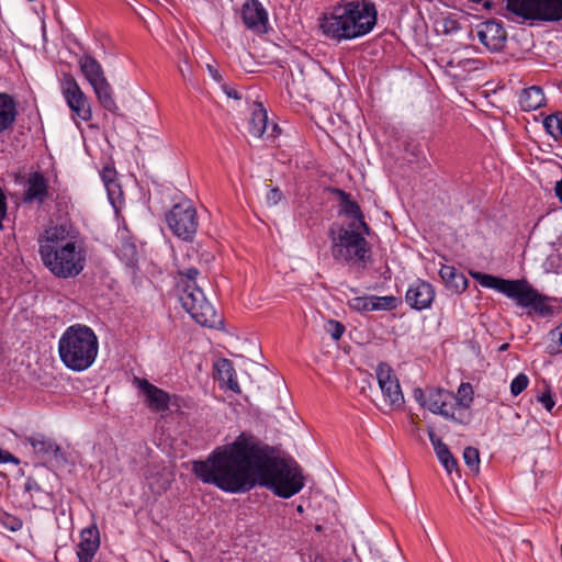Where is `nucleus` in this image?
<instances>
[{"label":"nucleus","mask_w":562,"mask_h":562,"mask_svg":"<svg viewBox=\"0 0 562 562\" xmlns=\"http://www.w3.org/2000/svg\"><path fill=\"white\" fill-rule=\"evenodd\" d=\"M216 378L221 384V387H227L231 391L239 394L240 386L237 382L236 371L234 364L228 359H221L214 364Z\"/></svg>","instance_id":"21"},{"label":"nucleus","mask_w":562,"mask_h":562,"mask_svg":"<svg viewBox=\"0 0 562 562\" xmlns=\"http://www.w3.org/2000/svg\"><path fill=\"white\" fill-rule=\"evenodd\" d=\"M480 42L492 52H499L504 48L507 34L503 24L496 20H488L476 26Z\"/></svg>","instance_id":"13"},{"label":"nucleus","mask_w":562,"mask_h":562,"mask_svg":"<svg viewBox=\"0 0 562 562\" xmlns=\"http://www.w3.org/2000/svg\"><path fill=\"white\" fill-rule=\"evenodd\" d=\"M428 436L431 445L434 446L436 456L440 463L443 465L446 471L450 474L454 469L458 468V462L450 452L448 446L436 436L435 431L430 428Z\"/></svg>","instance_id":"24"},{"label":"nucleus","mask_w":562,"mask_h":562,"mask_svg":"<svg viewBox=\"0 0 562 562\" xmlns=\"http://www.w3.org/2000/svg\"><path fill=\"white\" fill-rule=\"evenodd\" d=\"M103 180L105 181V183L108 184V180H106V176L104 175L103 176Z\"/></svg>","instance_id":"49"},{"label":"nucleus","mask_w":562,"mask_h":562,"mask_svg":"<svg viewBox=\"0 0 562 562\" xmlns=\"http://www.w3.org/2000/svg\"><path fill=\"white\" fill-rule=\"evenodd\" d=\"M506 9L524 21L562 20V0H506Z\"/></svg>","instance_id":"7"},{"label":"nucleus","mask_w":562,"mask_h":562,"mask_svg":"<svg viewBox=\"0 0 562 562\" xmlns=\"http://www.w3.org/2000/svg\"><path fill=\"white\" fill-rule=\"evenodd\" d=\"M375 374L384 402L391 408H401L404 405V395L393 369L387 363L381 362L375 369Z\"/></svg>","instance_id":"10"},{"label":"nucleus","mask_w":562,"mask_h":562,"mask_svg":"<svg viewBox=\"0 0 562 562\" xmlns=\"http://www.w3.org/2000/svg\"><path fill=\"white\" fill-rule=\"evenodd\" d=\"M442 25L445 33H451L460 29L459 23L452 19H445Z\"/></svg>","instance_id":"43"},{"label":"nucleus","mask_w":562,"mask_h":562,"mask_svg":"<svg viewBox=\"0 0 562 562\" xmlns=\"http://www.w3.org/2000/svg\"><path fill=\"white\" fill-rule=\"evenodd\" d=\"M271 452L268 445L241 432L233 442L216 447L205 460L193 461L192 472L204 484L226 493H246L259 485L290 498L304 486L302 470L295 461Z\"/></svg>","instance_id":"1"},{"label":"nucleus","mask_w":562,"mask_h":562,"mask_svg":"<svg viewBox=\"0 0 562 562\" xmlns=\"http://www.w3.org/2000/svg\"><path fill=\"white\" fill-rule=\"evenodd\" d=\"M363 231L356 232L355 224L348 228L340 227L337 236L330 231L331 256L336 261L351 263H366L370 259L371 247L364 238Z\"/></svg>","instance_id":"6"},{"label":"nucleus","mask_w":562,"mask_h":562,"mask_svg":"<svg viewBox=\"0 0 562 562\" xmlns=\"http://www.w3.org/2000/svg\"><path fill=\"white\" fill-rule=\"evenodd\" d=\"M14 463L19 464L20 461L16 457H14L11 452L3 450L0 448V463Z\"/></svg>","instance_id":"42"},{"label":"nucleus","mask_w":562,"mask_h":562,"mask_svg":"<svg viewBox=\"0 0 562 562\" xmlns=\"http://www.w3.org/2000/svg\"><path fill=\"white\" fill-rule=\"evenodd\" d=\"M0 525L10 530V531H18L22 528L23 521L21 518H19L15 515H12L8 512H0Z\"/></svg>","instance_id":"34"},{"label":"nucleus","mask_w":562,"mask_h":562,"mask_svg":"<svg viewBox=\"0 0 562 562\" xmlns=\"http://www.w3.org/2000/svg\"><path fill=\"white\" fill-rule=\"evenodd\" d=\"M334 193L339 198L340 206H341V213L345 215L352 217L359 222V226L363 231V234L369 235L370 234V227L366 223L362 211L359 206V204L351 200V196L349 193L345 192L341 189H334Z\"/></svg>","instance_id":"19"},{"label":"nucleus","mask_w":562,"mask_h":562,"mask_svg":"<svg viewBox=\"0 0 562 562\" xmlns=\"http://www.w3.org/2000/svg\"><path fill=\"white\" fill-rule=\"evenodd\" d=\"M543 126L553 138L562 136V116L559 113L548 115L543 120Z\"/></svg>","instance_id":"32"},{"label":"nucleus","mask_w":562,"mask_h":562,"mask_svg":"<svg viewBox=\"0 0 562 562\" xmlns=\"http://www.w3.org/2000/svg\"><path fill=\"white\" fill-rule=\"evenodd\" d=\"M549 337L551 341L548 347L550 353L562 352V323L549 333Z\"/></svg>","instance_id":"35"},{"label":"nucleus","mask_w":562,"mask_h":562,"mask_svg":"<svg viewBox=\"0 0 562 562\" xmlns=\"http://www.w3.org/2000/svg\"><path fill=\"white\" fill-rule=\"evenodd\" d=\"M546 104L543 90L538 86H531L521 90L519 105L525 112L535 111Z\"/></svg>","instance_id":"23"},{"label":"nucleus","mask_w":562,"mask_h":562,"mask_svg":"<svg viewBox=\"0 0 562 562\" xmlns=\"http://www.w3.org/2000/svg\"><path fill=\"white\" fill-rule=\"evenodd\" d=\"M99 349L98 337L86 326H69L58 341V352L63 363L72 371H83L94 362Z\"/></svg>","instance_id":"4"},{"label":"nucleus","mask_w":562,"mask_h":562,"mask_svg":"<svg viewBox=\"0 0 562 562\" xmlns=\"http://www.w3.org/2000/svg\"><path fill=\"white\" fill-rule=\"evenodd\" d=\"M78 562H92V559H78Z\"/></svg>","instance_id":"47"},{"label":"nucleus","mask_w":562,"mask_h":562,"mask_svg":"<svg viewBox=\"0 0 562 562\" xmlns=\"http://www.w3.org/2000/svg\"><path fill=\"white\" fill-rule=\"evenodd\" d=\"M241 19L247 29L266 33L268 13L259 0H247L241 8Z\"/></svg>","instance_id":"14"},{"label":"nucleus","mask_w":562,"mask_h":562,"mask_svg":"<svg viewBox=\"0 0 562 562\" xmlns=\"http://www.w3.org/2000/svg\"><path fill=\"white\" fill-rule=\"evenodd\" d=\"M48 194V182L40 171L32 172L26 182L24 202L37 201L43 203Z\"/></svg>","instance_id":"18"},{"label":"nucleus","mask_w":562,"mask_h":562,"mask_svg":"<svg viewBox=\"0 0 562 562\" xmlns=\"http://www.w3.org/2000/svg\"><path fill=\"white\" fill-rule=\"evenodd\" d=\"M401 303H402V300L394 295H386V296L372 295L373 311H393Z\"/></svg>","instance_id":"30"},{"label":"nucleus","mask_w":562,"mask_h":562,"mask_svg":"<svg viewBox=\"0 0 562 562\" xmlns=\"http://www.w3.org/2000/svg\"><path fill=\"white\" fill-rule=\"evenodd\" d=\"M165 220L172 234L182 240H192L198 231V213L189 200L176 203L166 213Z\"/></svg>","instance_id":"9"},{"label":"nucleus","mask_w":562,"mask_h":562,"mask_svg":"<svg viewBox=\"0 0 562 562\" xmlns=\"http://www.w3.org/2000/svg\"><path fill=\"white\" fill-rule=\"evenodd\" d=\"M473 387L470 383H461L456 396V414L462 417V413L470 408L473 402Z\"/></svg>","instance_id":"29"},{"label":"nucleus","mask_w":562,"mask_h":562,"mask_svg":"<svg viewBox=\"0 0 562 562\" xmlns=\"http://www.w3.org/2000/svg\"><path fill=\"white\" fill-rule=\"evenodd\" d=\"M350 308L357 312H370L373 311L372 307V295L369 296H357L350 300L349 302Z\"/></svg>","instance_id":"36"},{"label":"nucleus","mask_w":562,"mask_h":562,"mask_svg":"<svg viewBox=\"0 0 562 562\" xmlns=\"http://www.w3.org/2000/svg\"><path fill=\"white\" fill-rule=\"evenodd\" d=\"M63 93L68 106L79 119L86 122L92 119L89 100L71 75L64 78Z\"/></svg>","instance_id":"12"},{"label":"nucleus","mask_w":562,"mask_h":562,"mask_svg":"<svg viewBox=\"0 0 562 562\" xmlns=\"http://www.w3.org/2000/svg\"><path fill=\"white\" fill-rule=\"evenodd\" d=\"M229 97H234L236 99H238L239 97L237 95V92H234V93H228Z\"/></svg>","instance_id":"48"},{"label":"nucleus","mask_w":562,"mask_h":562,"mask_svg":"<svg viewBox=\"0 0 562 562\" xmlns=\"http://www.w3.org/2000/svg\"><path fill=\"white\" fill-rule=\"evenodd\" d=\"M325 330L334 340H339L345 333V326L335 319H329L325 325Z\"/></svg>","instance_id":"38"},{"label":"nucleus","mask_w":562,"mask_h":562,"mask_svg":"<svg viewBox=\"0 0 562 562\" xmlns=\"http://www.w3.org/2000/svg\"><path fill=\"white\" fill-rule=\"evenodd\" d=\"M268 131V114L262 103H254L249 120L248 132L255 137H261Z\"/></svg>","instance_id":"27"},{"label":"nucleus","mask_w":562,"mask_h":562,"mask_svg":"<svg viewBox=\"0 0 562 562\" xmlns=\"http://www.w3.org/2000/svg\"><path fill=\"white\" fill-rule=\"evenodd\" d=\"M179 299L183 308L198 324L214 328L221 323L214 306L206 300L198 284L182 285Z\"/></svg>","instance_id":"8"},{"label":"nucleus","mask_w":562,"mask_h":562,"mask_svg":"<svg viewBox=\"0 0 562 562\" xmlns=\"http://www.w3.org/2000/svg\"><path fill=\"white\" fill-rule=\"evenodd\" d=\"M281 130L277 124H272L271 132L268 133V137L274 138L280 134Z\"/></svg>","instance_id":"45"},{"label":"nucleus","mask_w":562,"mask_h":562,"mask_svg":"<svg viewBox=\"0 0 562 562\" xmlns=\"http://www.w3.org/2000/svg\"><path fill=\"white\" fill-rule=\"evenodd\" d=\"M435 299V290L429 282L416 280L406 292L405 301L414 310L428 308Z\"/></svg>","instance_id":"15"},{"label":"nucleus","mask_w":562,"mask_h":562,"mask_svg":"<svg viewBox=\"0 0 562 562\" xmlns=\"http://www.w3.org/2000/svg\"><path fill=\"white\" fill-rule=\"evenodd\" d=\"M538 401L543 405V407L548 411V412H551L552 408L554 407V400L552 398V395L550 393V391H547L544 393H542L539 397H538Z\"/></svg>","instance_id":"41"},{"label":"nucleus","mask_w":562,"mask_h":562,"mask_svg":"<svg viewBox=\"0 0 562 562\" xmlns=\"http://www.w3.org/2000/svg\"><path fill=\"white\" fill-rule=\"evenodd\" d=\"M100 547V535L95 527L86 528L80 532L78 543V559H93Z\"/></svg>","instance_id":"20"},{"label":"nucleus","mask_w":562,"mask_h":562,"mask_svg":"<svg viewBox=\"0 0 562 562\" xmlns=\"http://www.w3.org/2000/svg\"><path fill=\"white\" fill-rule=\"evenodd\" d=\"M473 278L484 288L494 289L508 299H512L520 307L530 308L541 317L551 316L554 307L549 304L550 297L538 292L526 280H506L492 274L475 272Z\"/></svg>","instance_id":"5"},{"label":"nucleus","mask_w":562,"mask_h":562,"mask_svg":"<svg viewBox=\"0 0 562 562\" xmlns=\"http://www.w3.org/2000/svg\"><path fill=\"white\" fill-rule=\"evenodd\" d=\"M508 347H509V344L505 342V344H503V345H501V346H499L498 350H499V351H505V350H507V349H508Z\"/></svg>","instance_id":"46"},{"label":"nucleus","mask_w":562,"mask_h":562,"mask_svg":"<svg viewBox=\"0 0 562 562\" xmlns=\"http://www.w3.org/2000/svg\"><path fill=\"white\" fill-rule=\"evenodd\" d=\"M529 383V379L525 373H519L510 383V392L514 396L522 393Z\"/></svg>","instance_id":"37"},{"label":"nucleus","mask_w":562,"mask_h":562,"mask_svg":"<svg viewBox=\"0 0 562 562\" xmlns=\"http://www.w3.org/2000/svg\"><path fill=\"white\" fill-rule=\"evenodd\" d=\"M283 199V193L279 188H272L266 195V202L269 206L277 205Z\"/></svg>","instance_id":"40"},{"label":"nucleus","mask_w":562,"mask_h":562,"mask_svg":"<svg viewBox=\"0 0 562 562\" xmlns=\"http://www.w3.org/2000/svg\"><path fill=\"white\" fill-rule=\"evenodd\" d=\"M79 66L85 78L91 86L106 79L100 63L90 55L81 56L79 59Z\"/></svg>","instance_id":"25"},{"label":"nucleus","mask_w":562,"mask_h":562,"mask_svg":"<svg viewBox=\"0 0 562 562\" xmlns=\"http://www.w3.org/2000/svg\"><path fill=\"white\" fill-rule=\"evenodd\" d=\"M199 273L196 268H189L187 271L180 272L179 289H182V285L198 284L196 277Z\"/></svg>","instance_id":"39"},{"label":"nucleus","mask_w":562,"mask_h":562,"mask_svg":"<svg viewBox=\"0 0 562 562\" xmlns=\"http://www.w3.org/2000/svg\"><path fill=\"white\" fill-rule=\"evenodd\" d=\"M427 408L443 418L463 423V418L456 414V396L452 392L440 387H427Z\"/></svg>","instance_id":"11"},{"label":"nucleus","mask_w":562,"mask_h":562,"mask_svg":"<svg viewBox=\"0 0 562 562\" xmlns=\"http://www.w3.org/2000/svg\"><path fill=\"white\" fill-rule=\"evenodd\" d=\"M414 398L423 406L427 407V389L424 391L422 389L414 390Z\"/></svg>","instance_id":"44"},{"label":"nucleus","mask_w":562,"mask_h":562,"mask_svg":"<svg viewBox=\"0 0 562 562\" xmlns=\"http://www.w3.org/2000/svg\"><path fill=\"white\" fill-rule=\"evenodd\" d=\"M464 463L473 473H479L480 470V452L474 447H467L463 451Z\"/></svg>","instance_id":"33"},{"label":"nucleus","mask_w":562,"mask_h":562,"mask_svg":"<svg viewBox=\"0 0 562 562\" xmlns=\"http://www.w3.org/2000/svg\"><path fill=\"white\" fill-rule=\"evenodd\" d=\"M376 9L373 2L356 0L335 5L329 14L319 20L323 34L336 42L363 36L376 24Z\"/></svg>","instance_id":"3"},{"label":"nucleus","mask_w":562,"mask_h":562,"mask_svg":"<svg viewBox=\"0 0 562 562\" xmlns=\"http://www.w3.org/2000/svg\"><path fill=\"white\" fill-rule=\"evenodd\" d=\"M134 384L143 392L146 397L147 406L155 412H165L169 408V394L148 382L146 379L135 378Z\"/></svg>","instance_id":"16"},{"label":"nucleus","mask_w":562,"mask_h":562,"mask_svg":"<svg viewBox=\"0 0 562 562\" xmlns=\"http://www.w3.org/2000/svg\"><path fill=\"white\" fill-rule=\"evenodd\" d=\"M78 236L77 228L64 223L47 228L38 237L42 262L55 277L75 278L85 269L87 252Z\"/></svg>","instance_id":"2"},{"label":"nucleus","mask_w":562,"mask_h":562,"mask_svg":"<svg viewBox=\"0 0 562 562\" xmlns=\"http://www.w3.org/2000/svg\"><path fill=\"white\" fill-rule=\"evenodd\" d=\"M33 451L42 458L49 460L63 459L60 447L52 439L42 434H34L26 438Z\"/></svg>","instance_id":"17"},{"label":"nucleus","mask_w":562,"mask_h":562,"mask_svg":"<svg viewBox=\"0 0 562 562\" xmlns=\"http://www.w3.org/2000/svg\"><path fill=\"white\" fill-rule=\"evenodd\" d=\"M24 491L30 493L31 498L34 497V494L40 496L37 502H33L34 507H44L45 502L42 498L48 499L50 497L49 494L44 492L41 485L33 477L26 479L24 483Z\"/></svg>","instance_id":"31"},{"label":"nucleus","mask_w":562,"mask_h":562,"mask_svg":"<svg viewBox=\"0 0 562 562\" xmlns=\"http://www.w3.org/2000/svg\"><path fill=\"white\" fill-rule=\"evenodd\" d=\"M18 104L12 95L0 92V133L5 132L15 123Z\"/></svg>","instance_id":"22"},{"label":"nucleus","mask_w":562,"mask_h":562,"mask_svg":"<svg viewBox=\"0 0 562 562\" xmlns=\"http://www.w3.org/2000/svg\"><path fill=\"white\" fill-rule=\"evenodd\" d=\"M92 88L101 106L108 112L116 114L119 106L113 98V90L109 81L106 79L101 80Z\"/></svg>","instance_id":"28"},{"label":"nucleus","mask_w":562,"mask_h":562,"mask_svg":"<svg viewBox=\"0 0 562 562\" xmlns=\"http://www.w3.org/2000/svg\"><path fill=\"white\" fill-rule=\"evenodd\" d=\"M439 276L445 282L446 286L457 293L465 291L468 288V279L452 266H442L439 270Z\"/></svg>","instance_id":"26"}]
</instances>
